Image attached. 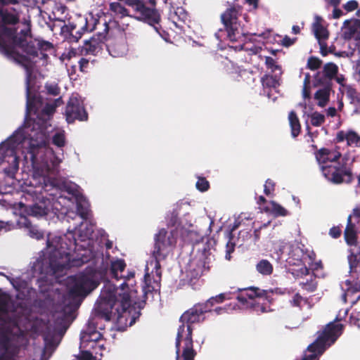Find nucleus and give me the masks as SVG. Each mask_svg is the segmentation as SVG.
Returning a JSON list of instances; mask_svg holds the SVG:
<instances>
[{"instance_id": "44", "label": "nucleus", "mask_w": 360, "mask_h": 360, "mask_svg": "<svg viewBox=\"0 0 360 360\" xmlns=\"http://www.w3.org/2000/svg\"><path fill=\"white\" fill-rule=\"evenodd\" d=\"M52 143L58 148L65 145V136L64 131L56 132L52 137Z\"/></svg>"}, {"instance_id": "60", "label": "nucleus", "mask_w": 360, "mask_h": 360, "mask_svg": "<svg viewBox=\"0 0 360 360\" xmlns=\"http://www.w3.org/2000/svg\"><path fill=\"white\" fill-rule=\"evenodd\" d=\"M359 313H352L349 316V323L351 325L356 326L358 328H360V317Z\"/></svg>"}, {"instance_id": "48", "label": "nucleus", "mask_w": 360, "mask_h": 360, "mask_svg": "<svg viewBox=\"0 0 360 360\" xmlns=\"http://www.w3.org/2000/svg\"><path fill=\"white\" fill-rule=\"evenodd\" d=\"M55 326L64 332L68 329L67 317L65 314L58 316L55 320Z\"/></svg>"}, {"instance_id": "27", "label": "nucleus", "mask_w": 360, "mask_h": 360, "mask_svg": "<svg viewBox=\"0 0 360 360\" xmlns=\"http://www.w3.org/2000/svg\"><path fill=\"white\" fill-rule=\"evenodd\" d=\"M321 17L316 16V21L313 23V31L319 41L326 40L329 37L328 31L321 22Z\"/></svg>"}, {"instance_id": "12", "label": "nucleus", "mask_w": 360, "mask_h": 360, "mask_svg": "<svg viewBox=\"0 0 360 360\" xmlns=\"http://www.w3.org/2000/svg\"><path fill=\"white\" fill-rule=\"evenodd\" d=\"M349 265V274L352 280L345 281V285L347 286L346 295H354L360 292V279L359 274L360 273V246L356 252L351 251L347 257ZM360 300V295L356 300L352 301V304H356Z\"/></svg>"}, {"instance_id": "50", "label": "nucleus", "mask_w": 360, "mask_h": 360, "mask_svg": "<svg viewBox=\"0 0 360 360\" xmlns=\"http://www.w3.org/2000/svg\"><path fill=\"white\" fill-rule=\"evenodd\" d=\"M179 205L174 208L168 219V226H175L179 223Z\"/></svg>"}, {"instance_id": "10", "label": "nucleus", "mask_w": 360, "mask_h": 360, "mask_svg": "<svg viewBox=\"0 0 360 360\" xmlns=\"http://www.w3.org/2000/svg\"><path fill=\"white\" fill-rule=\"evenodd\" d=\"M98 23L99 20L92 15L89 17L79 15L70 19L63 27V30L69 34L67 39L70 42H77L86 32H92L96 30Z\"/></svg>"}, {"instance_id": "3", "label": "nucleus", "mask_w": 360, "mask_h": 360, "mask_svg": "<svg viewBox=\"0 0 360 360\" xmlns=\"http://www.w3.org/2000/svg\"><path fill=\"white\" fill-rule=\"evenodd\" d=\"M207 304L197 303L181 316L182 324L178 328L175 342L176 360H194L197 353L193 349L191 324L204 321L205 314L210 312Z\"/></svg>"}, {"instance_id": "49", "label": "nucleus", "mask_w": 360, "mask_h": 360, "mask_svg": "<svg viewBox=\"0 0 360 360\" xmlns=\"http://www.w3.org/2000/svg\"><path fill=\"white\" fill-rule=\"evenodd\" d=\"M77 212L79 216L84 220L89 219L90 215V210L88 207L83 205L81 203L77 204Z\"/></svg>"}, {"instance_id": "59", "label": "nucleus", "mask_w": 360, "mask_h": 360, "mask_svg": "<svg viewBox=\"0 0 360 360\" xmlns=\"http://www.w3.org/2000/svg\"><path fill=\"white\" fill-rule=\"evenodd\" d=\"M352 216V221L354 225L359 224L360 221V207H356L353 209Z\"/></svg>"}, {"instance_id": "53", "label": "nucleus", "mask_w": 360, "mask_h": 360, "mask_svg": "<svg viewBox=\"0 0 360 360\" xmlns=\"http://www.w3.org/2000/svg\"><path fill=\"white\" fill-rule=\"evenodd\" d=\"M37 41V46L38 50L42 51H48L53 49V45L52 43L44 41V40H35Z\"/></svg>"}, {"instance_id": "34", "label": "nucleus", "mask_w": 360, "mask_h": 360, "mask_svg": "<svg viewBox=\"0 0 360 360\" xmlns=\"http://www.w3.org/2000/svg\"><path fill=\"white\" fill-rule=\"evenodd\" d=\"M313 85L315 87L322 86L323 87L328 86L332 87V82L326 77L325 74L321 72H318L314 75V80H313Z\"/></svg>"}, {"instance_id": "47", "label": "nucleus", "mask_w": 360, "mask_h": 360, "mask_svg": "<svg viewBox=\"0 0 360 360\" xmlns=\"http://www.w3.org/2000/svg\"><path fill=\"white\" fill-rule=\"evenodd\" d=\"M324 115L316 111L311 115V124L314 127H320L325 122Z\"/></svg>"}, {"instance_id": "23", "label": "nucleus", "mask_w": 360, "mask_h": 360, "mask_svg": "<svg viewBox=\"0 0 360 360\" xmlns=\"http://www.w3.org/2000/svg\"><path fill=\"white\" fill-rule=\"evenodd\" d=\"M306 254L304 252L302 248L298 245H290L288 257L286 258V262L290 265L299 266L304 264L303 260L305 258Z\"/></svg>"}, {"instance_id": "32", "label": "nucleus", "mask_w": 360, "mask_h": 360, "mask_svg": "<svg viewBox=\"0 0 360 360\" xmlns=\"http://www.w3.org/2000/svg\"><path fill=\"white\" fill-rule=\"evenodd\" d=\"M271 207H266L265 211L271 212L275 217H285L288 214V212L281 205L275 201H270Z\"/></svg>"}, {"instance_id": "54", "label": "nucleus", "mask_w": 360, "mask_h": 360, "mask_svg": "<svg viewBox=\"0 0 360 360\" xmlns=\"http://www.w3.org/2000/svg\"><path fill=\"white\" fill-rule=\"evenodd\" d=\"M275 183L271 179H266L264 186V193L266 195H271L275 190Z\"/></svg>"}, {"instance_id": "58", "label": "nucleus", "mask_w": 360, "mask_h": 360, "mask_svg": "<svg viewBox=\"0 0 360 360\" xmlns=\"http://www.w3.org/2000/svg\"><path fill=\"white\" fill-rule=\"evenodd\" d=\"M265 64L268 68L272 69L273 71L280 68V67L276 64L275 60L270 56L265 57Z\"/></svg>"}, {"instance_id": "15", "label": "nucleus", "mask_w": 360, "mask_h": 360, "mask_svg": "<svg viewBox=\"0 0 360 360\" xmlns=\"http://www.w3.org/2000/svg\"><path fill=\"white\" fill-rule=\"evenodd\" d=\"M126 263L124 259H117L112 262L110 266V274L112 278L119 281L123 278L124 281L120 285V291L130 292L129 285H132L135 273L134 271H128L127 275H123L122 273L125 270Z\"/></svg>"}, {"instance_id": "21", "label": "nucleus", "mask_w": 360, "mask_h": 360, "mask_svg": "<svg viewBox=\"0 0 360 360\" xmlns=\"http://www.w3.org/2000/svg\"><path fill=\"white\" fill-rule=\"evenodd\" d=\"M61 160L58 158L53 151H51L49 158L43 162L41 172L44 175L56 174L59 172V165Z\"/></svg>"}, {"instance_id": "38", "label": "nucleus", "mask_w": 360, "mask_h": 360, "mask_svg": "<svg viewBox=\"0 0 360 360\" xmlns=\"http://www.w3.org/2000/svg\"><path fill=\"white\" fill-rule=\"evenodd\" d=\"M322 72L332 82L338 75V67L333 63H328L323 66Z\"/></svg>"}, {"instance_id": "63", "label": "nucleus", "mask_w": 360, "mask_h": 360, "mask_svg": "<svg viewBox=\"0 0 360 360\" xmlns=\"http://www.w3.org/2000/svg\"><path fill=\"white\" fill-rule=\"evenodd\" d=\"M320 46V53L323 56H326L328 54V48L327 44L325 42V40L319 41Z\"/></svg>"}, {"instance_id": "9", "label": "nucleus", "mask_w": 360, "mask_h": 360, "mask_svg": "<svg viewBox=\"0 0 360 360\" xmlns=\"http://www.w3.org/2000/svg\"><path fill=\"white\" fill-rule=\"evenodd\" d=\"M118 288L115 284L108 281L105 283L100 296L94 307L95 316L110 321L114 315V307L119 303V298L122 291L117 292Z\"/></svg>"}, {"instance_id": "43", "label": "nucleus", "mask_w": 360, "mask_h": 360, "mask_svg": "<svg viewBox=\"0 0 360 360\" xmlns=\"http://www.w3.org/2000/svg\"><path fill=\"white\" fill-rule=\"evenodd\" d=\"M101 338L102 335L99 332L94 330L92 332H89L88 333H86L84 335H83L82 337V343H84V342H96L101 340Z\"/></svg>"}, {"instance_id": "22", "label": "nucleus", "mask_w": 360, "mask_h": 360, "mask_svg": "<svg viewBox=\"0 0 360 360\" xmlns=\"http://www.w3.org/2000/svg\"><path fill=\"white\" fill-rule=\"evenodd\" d=\"M343 38L345 40H350L354 38L356 34H360V20H346L343 23Z\"/></svg>"}, {"instance_id": "11", "label": "nucleus", "mask_w": 360, "mask_h": 360, "mask_svg": "<svg viewBox=\"0 0 360 360\" xmlns=\"http://www.w3.org/2000/svg\"><path fill=\"white\" fill-rule=\"evenodd\" d=\"M243 8L238 4L230 5L221 15V20L227 33V37L231 41H236L240 34V22L238 20Z\"/></svg>"}, {"instance_id": "61", "label": "nucleus", "mask_w": 360, "mask_h": 360, "mask_svg": "<svg viewBox=\"0 0 360 360\" xmlns=\"http://www.w3.org/2000/svg\"><path fill=\"white\" fill-rule=\"evenodd\" d=\"M342 231L339 226H333L329 231L330 236L333 238H338L341 236Z\"/></svg>"}, {"instance_id": "35", "label": "nucleus", "mask_w": 360, "mask_h": 360, "mask_svg": "<svg viewBox=\"0 0 360 360\" xmlns=\"http://www.w3.org/2000/svg\"><path fill=\"white\" fill-rule=\"evenodd\" d=\"M109 10L115 15H120L121 18L131 16V15L129 14V10L119 2L110 3L109 5Z\"/></svg>"}, {"instance_id": "36", "label": "nucleus", "mask_w": 360, "mask_h": 360, "mask_svg": "<svg viewBox=\"0 0 360 360\" xmlns=\"http://www.w3.org/2000/svg\"><path fill=\"white\" fill-rule=\"evenodd\" d=\"M62 103V98L61 97H59L51 103H46L41 112L46 115H52L55 112L56 108L60 106Z\"/></svg>"}, {"instance_id": "18", "label": "nucleus", "mask_w": 360, "mask_h": 360, "mask_svg": "<svg viewBox=\"0 0 360 360\" xmlns=\"http://www.w3.org/2000/svg\"><path fill=\"white\" fill-rule=\"evenodd\" d=\"M35 136L36 137H32L30 141V153L34 167H35L34 165L37 161L38 151L46 148L49 143L48 139L44 133L39 131L36 133Z\"/></svg>"}, {"instance_id": "56", "label": "nucleus", "mask_w": 360, "mask_h": 360, "mask_svg": "<svg viewBox=\"0 0 360 360\" xmlns=\"http://www.w3.org/2000/svg\"><path fill=\"white\" fill-rule=\"evenodd\" d=\"M79 69L82 72H87L90 66V61L89 59L85 58H81L78 61Z\"/></svg>"}, {"instance_id": "33", "label": "nucleus", "mask_w": 360, "mask_h": 360, "mask_svg": "<svg viewBox=\"0 0 360 360\" xmlns=\"http://www.w3.org/2000/svg\"><path fill=\"white\" fill-rule=\"evenodd\" d=\"M240 226V221L238 219H236L233 224L232 225L231 229H230V231L228 233V237L229 238V240L226 243V257L228 258L229 259H230L231 256V253H232L233 251H234V248H235V243H232L231 240L232 239V233L236 231L237 229L239 228V226Z\"/></svg>"}, {"instance_id": "17", "label": "nucleus", "mask_w": 360, "mask_h": 360, "mask_svg": "<svg viewBox=\"0 0 360 360\" xmlns=\"http://www.w3.org/2000/svg\"><path fill=\"white\" fill-rule=\"evenodd\" d=\"M12 158L13 165L12 167H7L4 169V172L8 174V176H13L18 169V160L16 156L15 148L8 141L2 142L0 144V164L5 161L6 159Z\"/></svg>"}, {"instance_id": "6", "label": "nucleus", "mask_w": 360, "mask_h": 360, "mask_svg": "<svg viewBox=\"0 0 360 360\" xmlns=\"http://www.w3.org/2000/svg\"><path fill=\"white\" fill-rule=\"evenodd\" d=\"M126 4L132 10L131 18L153 27L157 33L167 40L165 35L169 34L162 30L161 15L156 8V0H126Z\"/></svg>"}, {"instance_id": "24", "label": "nucleus", "mask_w": 360, "mask_h": 360, "mask_svg": "<svg viewBox=\"0 0 360 360\" xmlns=\"http://www.w3.org/2000/svg\"><path fill=\"white\" fill-rule=\"evenodd\" d=\"M25 211L30 216L41 217L48 214L49 208L46 205V202L39 201L32 205L26 206Z\"/></svg>"}, {"instance_id": "42", "label": "nucleus", "mask_w": 360, "mask_h": 360, "mask_svg": "<svg viewBox=\"0 0 360 360\" xmlns=\"http://www.w3.org/2000/svg\"><path fill=\"white\" fill-rule=\"evenodd\" d=\"M347 143L349 146L359 147L360 136L354 131H349L347 132Z\"/></svg>"}, {"instance_id": "5", "label": "nucleus", "mask_w": 360, "mask_h": 360, "mask_svg": "<svg viewBox=\"0 0 360 360\" xmlns=\"http://www.w3.org/2000/svg\"><path fill=\"white\" fill-rule=\"evenodd\" d=\"M47 246L50 250L49 261V266L54 274L68 269L74 264L72 261L71 252L75 249V243L67 241L66 238L55 237L47 240Z\"/></svg>"}, {"instance_id": "13", "label": "nucleus", "mask_w": 360, "mask_h": 360, "mask_svg": "<svg viewBox=\"0 0 360 360\" xmlns=\"http://www.w3.org/2000/svg\"><path fill=\"white\" fill-rule=\"evenodd\" d=\"M99 283L94 275L81 274L75 279V283L69 291L70 295L74 297H85L96 289Z\"/></svg>"}, {"instance_id": "55", "label": "nucleus", "mask_w": 360, "mask_h": 360, "mask_svg": "<svg viewBox=\"0 0 360 360\" xmlns=\"http://www.w3.org/2000/svg\"><path fill=\"white\" fill-rule=\"evenodd\" d=\"M45 88L48 94L52 96H58L60 94V87L56 84H46Z\"/></svg>"}, {"instance_id": "41", "label": "nucleus", "mask_w": 360, "mask_h": 360, "mask_svg": "<svg viewBox=\"0 0 360 360\" xmlns=\"http://www.w3.org/2000/svg\"><path fill=\"white\" fill-rule=\"evenodd\" d=\"M300 285L303 290H307V292H314L317 288L316 276H311L310 279L307 280L305 282H300Z\"/></svg>"}, {"instance_id": "29", "label": "nucleus", "mask_w": 360, "mask_h": 360, "mask_svg": "<svg viewBox=\"0 0 360 360\" xmlns=\"http://www.w3.org/2000/svg\"><path fill=\"white\" fill-rule=\"evenodd\" d=\"M332 87L325 86L319 89L314 94V98L318 101V105L323 108L329 101L330 91Z\"/></svg>"}, {"instance_id": "7", "label": "nucleus", "mask_w": 360, "mask_h": 360, "mask_svg": "<svg viewBox=\"0 0 360 360\" xmlns=\"http://www.w3.org/2000/svg\"><path fill=\"white\" fill-rule=\"evenodd\" d=\"M338 321L339 319L336 317L334 321L330 322L325 326L316 340L307 347V350L312 354H305L302 360H319L326 347L333 344L342 334L344 326L336 323Z\"/></svg>"}, {"instance_id": "30", "label": "nucleus", "mask_w": 360, "mask_h": 360, "mask_svg": "<svg viewBox=\"0 0 360 360\" xmlns=\"http://www.w3.org/2000/svg\"><path fill=\"white\" fill-rule=\"evenodd\" d=\"M288 120L291 129V135L292 137L295 138L300 134L301 124L299 118L294 110L289 112Z\"/></svg>"}, {"instance_id": "28", "label": "nucleus", "mask_w": 360, "mask_h": 360, "mask_svg": "<svg viewBox=\"0 0 360 360\" xmlns=\"http://www.w3.org/2000/svg\"><path fill=\"white\" fill-rule=\"evenodd\" d=\"M21 48L24 52H25L27 55L32 56V57H37L38 56V48L37 46H36L34 43L33 41H29L27 42L26 41V39L24 37V41L22 45H14V49L16 53H18L20 56H24L23 54H21L18 50L17 48Z\"/></svg>"}, {"instance_id": "8", "label": "nucleus", "mask_w": 360, "mask_h": 360, "mask_svg": "<svg viewBox=\"0 0 360 360\" xmlns=\"http://www.w3.org/2000/svg\"><path fill=\"white\" fill-rule=\"evenodd\" d=\"M340 157L341 153L340 152L330 150L328 165L321 167L322 174L326 179L333 184H350L353 181L352 170L351 167L347 166L346 161H338Z\"/></svg>"}, {"instance_id": "57", "label": "nucleus", "mask_w": 360, "mask_h": 360, "mask_svg": "<svg viewBox=\"0 0 360 360\" xmlns=\"http://www.w3.org/2000/svg\"><path fill=\"white\" fill-rule=\"evenodd\" d=\"M359 4L355 0H351L347 2L344 6L343 8L345 11L347 12H351L354 10H356L358 8Z\"/></svg>"}, {"instance_id": "20", "label": "nucleus", "mask_w": 360, "mask_h": 360, "mask_svg": "<svg viewBox=\"0 0 360 360\" xmlns=\"http://www.w3.org/2000/svg\"><path fill=\"white\" fill-rule=\"evenodd\" d=\"M44 347L42 351V359L47 360L57 348L59 340L58 335L53 332H48L44 335Z\"/></svg>"}, {"instance_id": "14", "label": "nucleus", "mask_w": 360, "mask_h": 360, "mask_svg": "<svg viewBox=\"0 0 360 360\" xmlns=\"http://www.w3.org/2000/svg\"><path fill=\"white\" fill-rule=\"evenodd\" d=\"M103 25L105 26L104 32H98L89 40H86L83 46L79 48V51L81 56H95L103 49L109 30L108 25L106 22H104Z\"/></svg>"}, {"instance_id": "52", "label": "nucleus", "mask_w": 360, "mask_h": 360, "mask_svg": "<svg viewBox=\"0 0 360 360\" xmlns=\"http://www.w3.org/2000/svg\"><path fill=\"white\" fill-rule=\"evenodd\" d=\"M196 188L201 192L207 191L210 188V183L205 177H199L196 182Z\"/></svg>"}, {"instance_id": "37", "label": "nucleus", "mask_w": 360, "mask_h": 360, "mask_svg": "<svg viewBox=\"0 0 360 360\" xmlns=\"http://www.w3.org/2000/svg\"><path fill=\"white\" fill-rule=\"evenodd\" d=\"M262 84L264 89H276L279 86L278 80L276 76L264 75L261 79Z\"/></svg>"}, {"instance_id": "25", "label": "nucleus", "mask_w": 360, "mask_h": 360, "mask_svg": "<svg viewBox=\"0 0 360 360\" xmlns=\"http://www.w3.org/2000/svg\"><path fill=\"white\" fill-rule=\"evenodd\" d=\"M344 236L347 245H354L356 244L357 234L356 231V225L353 224L351 215H349L347 218V223L344 232Z\"/></svg>"}, {"instance_id": "26", "label": "nucleus", "mask_w": 360, "mask_h": 360, "mask_svg": "<svg viewBox=\"0 0 360 360\" xmlns=\"http://www.w3.org/2000/svg\"><path fill=\"white\" fill-rule=\"evenodd\" d=\"M20 223L27 229L29 236L32 238L40 240L44 238V232L32 225L27 217H22Z\"/></svg>"}, {"instance_id": "16", "label": "nucleus", "mask_w": 360, "mask_h": 360, "mask_svg": "<svg viewBox=\"0 0 360 360\" xmlns=\"http://www.w3.org/2000/svg\"><path fill=\"white\" fill-rule=\"evenodd\" d=\"M65 117L68 123H73L75 120L86 121L88 113L83 102L77 97H70L66 105Z\"/></svg>"}, {"instance_id": "4", "label": "nucleus", "mask_w": 360, "mask_h": 360, "mask_svg": "<svg viewBox=\"0 0 360 360\" xmlns=\"http://www.w3.org/2000/svg\"><path fill=\"white\" fill-rule=\"evenodd\" d=\"M11 297L0 293V356L4 360H15L20 351L18 341L12 336L13 327L16 323L9 315Z\"/></svg>"}, {"instance_id": "62", "label": "nucleus", "mask_w": 360, "mask_h": 360, "mask_svg": "<svg viewBox=\"0 0 360 360\" xmlns=\"http://www.w3.org/2000/svg\"><path fill=\"white\" fill-rule=\"evenodd\" d=\"M79 360H94L93 354L89 351H83L78 356Z\"/></svg>"}, {"instance_id": "1", "label": "nucleus", "mask_w": 360, "mask_h": 360, "mask_svg": "<svg viewBox=\"0 0 360 360\" xmlns=\"http://www.w3.org/2000/svg\"><path fill=\"white\" fill-rule=\"evenodd\" d=\"M177 236L178 232L176 229L168 231L162 228L155 234L153 252V256L155 260V276L152 279L148 273L145 274L141 296L138 295L136 289H132L130 292L124 291L120 294L119 307L115 309L112 319L116 321L118 330L124 331L127 327L135 323L141 315L140 310L145 306L148 295L160 291L162 274L160 262L165 259L175 247Z\"/></svg>"}, {"instance_id": "45", "label": "nucleus", "mask_w": 360, "mask_h": 360, "mask_svg": "<svg viewBox=\"0 0 360 360\" xmlns=\"http://www.w3.org/2000/svg\"><path fill=\"white\" fill-rule=\"evenodd\" d=\"M323 61L316 56H310L308 58L307 68L311 70H316L319 69Z\"/></svg>"}, {"instance_id": "31", "label": "nucleus", "mask_w": 360, "mask_h": 360, "mask_svg": "<svg viewBox=\"0 0 360 360\" xmlns=\"http://www.w3.org/2000/svg\"><path fill=\"white\" fill-rule=\"evenodd\" d=\"M256 269L263 276H269L273 273L274 267L269 261L263 259L256 264Z\"/></svg>"}, {"instance_id": "64", "label": "nucleus", "mask_w": 360, "mask_h": 360, "mask_svg": "<svg viewBox=\"0 0 360 360\" xmlns=\"http://www.w3.org/2000/svg\"><path fill=\"white\" fill-rule=\"evenodd\" d=\"M347 132H345V131L341 130L337 133L335 141L337 143H340L345 140L347 141Z\"/></svg>"}, {"instance_id": "2", "label": "nucleus", "mask_w": 360, "mask_h": 360, "mask_svg": "<svg viewBox=\"0 0 360 360\" xmlns=\"http://www.w3.org/2000/svg\"><path fill=\"white\" fill-rule=\"evenodd\" d=\"M22 0H0V53L22 66L26 72L27 94L34 63L27 56L15 52L14 45H22L24 37L18 33L22 11L18 6Z\"/></svg>"}, {"instance_id": "19", "label": "nucleus", "mask_w": 360, "mask_h": 360, "mask_svg": "<svg viewBox=\"0 0 360 360\" xmlns=\"http://www.w3.org/2000/svg\"><path fill=\"white\" fill-rule=\"evenodd\" d=\"M265 294V290L260 289L257 287H249L240 290V294L237 296L238 300L247 307L250 306V302H257L256 298Z\"/></svg>"}, {"instance_id": "51", "label": "nucleus", "mask_w": 360, "mask_h": 360, "mask_svg": "<svg viewBox=\"0 0 360 360\" xmlns=\"http://www.w3.org/2000/svg\"><path fill=\"white\" fill-rule=\"evenodd\" d=\"M248 307H250L253 309L254 311H255L257 314H263L269 311L267 308L264 305V304H260L257 302H250V306Z\"/></svg>"}, {"instance_id": "39", "label": "nucleus", "mask_w": 360, "mask_h": 360, "mask_svg": "<svg viewBox=\"0 0 360 360\" xmlns=\"http://www.w3.org/2000/svg\"><path fill=\"white\" fill-rule=\"evenodd\" d=\"M328 155H330V150L326 148H321L315 153L316 159L321 166L328 165Z\"/></svg>"}, {"instance_id": "46", "label": "nucleus", "mask_w": 360, "mask_h": 360, "mask_svg": "<svg viewBox=\"0 0 360 360\" xmlns=\"http://www.w3.org/2000/svg\"><path fill=\"white\" fill-rule=\"evenodd\" d=\"M302 302L307 303V299L301 296V295L299 292L295 293L293 295L292 298L290 300V304L291 307H298L300 309L302 307Z\"/></svg>"}, {"instance_id": "40", "label": "nucleus", "mask_w": 360, "mask_h": 360, "mask_svg": "<svg viewBox=\"0 0 360 360\" xmlns=\"http://www.w3.org/2000/svg\"><path fill=\"white\" fill-rule=\"evenodd\" d=\"M229 295V294L227 293H221L215 297H210L207 300V302H204V304H207V308H210V311H211L212 307L215 303H222L224 300L230 299Z\"/></svg>"}]
</instances>
